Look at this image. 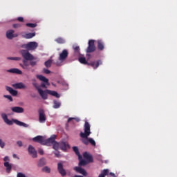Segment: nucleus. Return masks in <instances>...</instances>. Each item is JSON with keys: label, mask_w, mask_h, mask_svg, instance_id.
Returning <instances> with one entry per match:
<instances>
[{"label": "nucleus", "mask_w": 177, "mask_h": 177, "mask_svg": "<svg viewBox=\"0 0 177 177\" xmlns=\"http://www.w3.org/2000/svg\"><path fill=\"white\" fill-rule=\"evenodd\" d=\"M84 132H80V138H82V143L86 146H88L90 143L93 147H96V142L95 140L92 138H89L92 132H91V124L86 121L84 123Z\"/></svg>", "instance_id": "nucleus-1"}, {"label": "nucleus", "mask_w": 177, "mask_h": 177, "mask_svg": "<svg viewBox=\"0 0 177 177\" xmlns=\"http://www.w3.org/2000/svg\"><path fill=\"white\" fill-rule=\"evenodd\" d=\"M79 160V164L77 167H75L73 168L74 171L77 172V174H80L81 175H83L84 176H86L88 175V173H86V171H85L82 167L84 165H87V164H89L88 161L86 160L82 159V156L81 158H78Z\"/></svg>", "instance_id": "nucleus-2"}, {"label": "nucleus", "mask_w": 177, "mask_h": 177, "mask_svg": "<svg viewBox=\"0 0 177 177\" xmlns=\"http://www.w3.org/2000/svg\"><path fill=\"white\" fill-rule=\"evenodd\" d=\"M21 48L27 49V50H35L38 48V43L35 41H30L28 44H24L21 46Z\"/></svg>", "instance_id": "nucleus-3"}, {"label": "nucleus", "mask_w": 177, "mask_h": 177, "mask_svg": "<svg viewBox=\"0 0 177 177\" xmlns=\"http://www.w3.org/2000/svg\"><path fill=\"white\" fill-rule=\"evenodd\" d=\"M96 50V46H95V40H89L88 41V46L87 47L86 52L87 53L86 56H88V59L91 57V54L93 52Z\"/></svg>", "instance_id": "nucleus-4"}, {"label": "nucleus", "mask_w": 177, "mask_h": 177, "mask_svg": "<svg viewBox=\"0 0 177 177\" xmlns=\"http://www.w3.org/2000/svg\"><path fill=\"white\" fill-rule=\"evenodd\" d=\"M20 53L24 58L23 60L30 61V60H36L35 57H34V55H32L28 50H21L20 51Z\"/></svg>", "instance_id": "nucleus-5"}, {"label": "nucleus", "mask_w": 177, "mask_h": 177, "mask_svg": "<svg viewBox=\"0 0 177 177\" xmlns=\"http://www.w3.org/2000/svg\"><path fill=\"white\" fill-rule=\"evenodd\" d=\"M36 77L38 80H39V81H42L43 82H44L41 84V86H40L41 88H44V89H46V88H48L46 85L48 86L50 85V84L49 83V80L48 78H46L45 76L42 75H37Z\"/></svg>", "instance_id": "nucleus-6"}, {"label": "nucleus", "mask_w": 177, "mask_h": 177, "mask_svg": "<svg viewBox=\"0 0 177 177\" xmlns=\"http://www.w3.org/2000/svg\"><path fill=\"white\" fill-rule=\"evenodd\" d=\"M56 135H53L50 136L48 139L44 138V146H51V145H53L54 142H56Z\"/></svg>", "instance_id": "nucleus-7"}, {"label": "nucleus", "mask_w": 177, "mask_h": 177, "mask_svg": "<svg viewBox=\"0 0 177 177\" xmlns=\"http://www.w3.org/2000/svg\"><path fill=\"white\" fill-rule=\"evenodd\" d=\"M57 171L62 177H64L66 176V175H67V171H66V169H64V167H63V163L62 162H59L57 164Z\"/></svg>", "instance_id": "nucleus-8"}, {"label": "nucleus", "mask_w": 177, "mask_h": 177, "mask_svg": "<svg viewBox=\"0 0 177 177\" xmlns=\"http://www.w3.org/2000/svg\"><path fill=\"white\" fill-rule=\"evenodd\" d=\"M46 121V116H45V111L43 109L39 111V122L44 124Z\"/></svg>", "instance_id": "nucleus-9"}, {"label": "nucleus", "mask_w": 177, "mask_h": 177, "mask_svg": "<svg viewBox=\"0 0 177 177\" xmlns=\"http://www.w3.org/2000/svg\"><path fill=\"white\" fill-rule=\"evenodd\" d=\"M68 57V51L66 49L63 50L62 52L59 54V61L64 62L66 59Z\"/></svg>", "instance_id": "nucleus-10"}, {"label": "nucleus", "mask_w": 177, "mask_h": 177, "mask_svg": "<svg viewBox=\"0 0 177 177\" xmlns=\"http://www.w3.org/2000/svg\"><path fill=\"white\" fill-rule=\"evenodd\" d=\"M33 142H36L37 143H40L43 146H45V138L42 136H37L32 138Z\"/></svg>", "instance_id": "nucleus-11"}, {"label": "nucleus", "mask_w": 177, "mask_h": 177, "mask_svg": "<svg viewBox=\"0 0 177 177\" xmlns=\"http://www.w3.org/2000/svg\"><path fill=\"white\" fill-rule=\"evenodd\" d=\"M6 37L8 39H13L14 38L19 37V35L15 33V30H9L6 32Z\"/></svg>", "instance_id": "nucleus-12"}, {"label": "nucleus", "mask_w": 177, "mask_h": 177, "mask_svg": "<svg viewBox=\"0 0 177 177\" xmlns=\"http://www.w3.org/2000/svg\"><path fill=\"white\" fill-rule=\"evenodd\" d=\"M28 151L30 156H32V158H37V150H35V148L32 147V145H29L28 148Z\"/></svg>", "instance_id": "nucleus-13"}, {"label": "nucleus", "mask_w": 177, "mask_h": 177, "mask_svg": "<svg viewBox=\"0 0 177 177\" xmlns=\"http://www.w3.org/2000/svg\"><path fill=\"white\" fill-rule=\"evenodd\" d=\"M83 157L86 161L88 162V163L93 162V156H92L91 153L88 152H84L83 154Z\"/></svg>", "instance_id": "nucleus-14"}, {"label": "nucleus", "mask_w": 177, "mask_h": 177, "mask_svg": "<svg viewBox=\"0 0 177 177\" xmlns=\"http://www.w3.org/2000/svg\"><path fill=\"white\" fill-rule=\"evenodd\" d=\"M20 66L24 70H27L28 71L31 70V68L30 67V64L27 60H23V64H20Z\"/></svg>", "instance_id": "nucleus-15"}, {"label": "nucleus", "mask_w": 177, "mask_h": 177, "mask_svg": "<svg viewBox=\"0 0 177 177\" xmlns=\"http://www.w3.org/2000/svg\"><path fill=\"white\" fill-rule=\"evenodd\" d=\"M1 118H3L4 122H6L7 125H13V121L8 120L6 113H1Z\"/></svg>", "instance_id": "nucleus-16"}, {"label": "nucleus", "mask_w": 177, "mask_h": 177, "mask_svg": "<svg viewBox=\"0 0 177 177\" xmlns=\"http://www.w3.org/2000/svg\"><path fill=\"white\" fill-rule=\"evenodd\" d=\"M59 147L63 151H66L67 149L70 148V145L66 142H59Z\"/></svg>", "instance_id": "nucleus-17"}, {"label": "nucleus", "mask_w": 177, "mask_h": 177, "mask_svg": "<svg viewBox=\"0 0 177 177\" xmlns=\"http://www.w3.org/2000/svg\"><path fill=\"white\" fill-rule=\"evenodd\" d=\"M11 110L12 111H13V113H24V109L20 106H14L11 108Z\"/></svg>", "instance_id": "nucleus-18"}, {"label": "nucleus", "mask_w": 177, "mask_h": 177, "mask_svg": "<svg viewBox=\"0 0 177 177\" xmlns=\"http://www.w3.org/2000/svg\"><path fill=\"white\" fill-rule=\"evenodd\" d=\"M6 91H8V92H9V93H10V95H12V96H17V91L13 89L12 87L6 86Z\"/></svg>", "instance_id": "nucleus-19"}, {"label": "nucleus", "mask_w": 177, "mask_h": 177, "mask_svg": "<svg viewBox=\"0 0 177 177\" xmlns=\"http://www.w3.org/2000/svg\"><path fill=\"white\" fill-rule=\"evenodd\" d=\"M38 93L40 95L41 97L44 99V100H46V99H48V92H46V90L43 91L42 89H41L39 90Z\"/></svg>", "instance_id": "nucleus-20"}, {"label": "nucleus", "mask_w": 177, "mask_h": 177, "mask_svg": "<svg viewBox=\"0 0 177 177\" xmlns=\"http://www.w3.org/2000/svg\"><path fill=\"white\" fill-rule=\"evenodd\" d=\"M12 86L13 88H15V89H26V85L22 82L14 84H12Z\"/></svg>", "instance_id": "nucleus-21"}, {"label": "nucleus", "mask_w": 177, "mask_h": 177, "mask_svg": "<svg viewBox=\"0 0 177 177\" xmlns=\"http://www.w3.org/2000/svg\"><path fill=\"white\" fill-rule=\"evenodd\" d=\"M8 73H12V74H23V72L18 68H11L7 71Z\"/></svg>", "instance_id": "nucleus-22"}, {"label": "nucleus", "mask_w": 177, "mask_h": 177, "mask_svg": "<svg viewBox=\"0 0 177 177\" xmlns=\"http://www.w3.org/2000/svg\"><path fill=\"white\" fill-rule=\"evenodd\" d=\"M13 122L17 124V125H19V127H24V128H28V124L23 122H21V121H19L17 120H14Z\"/></svg>", "instance_id": "nucleus-23"}, {"label": "nucleus", "mask_w": 177, "mask_h": 177, "mask_svg": "<svg viewBox=\"0 0 177 177\" xmlns=\"http://www.w3.org/2000/svg\"><path fill=\"white\" fill-rule=\"evenodd\" d=\"M4 167L6 168V172L10 174V171H12V165L10 164L9 162H5Z\"/></svg>", "instance_id": "nucleus-24"}, {"label": "nucleus", "mask_w": 177, "mask_h": 177, "mask_svg": "<svg viewBox=\"0 0 177 177\" xmlns=\"http://www.w3.org/2000/svg\"><path fill=\"white\" fill-rule=\"evenodd\" d=\"M35 36V32L26 33L22 35L23 38H25L26 39H31V38H34Z\"/></svg>", "instance_id": "nucleus-25"}, {"label": "nucleus", "mask_w": 177, "mask_h": 177, "mask_svg": "<svg viewBox=\"0 0 177 177\" xmlns=\"http://www.w3.org/2000/svg\"><path fill=\"white\" fill-rule=\"evenodd\" d=\"M48 95H51V96H55V97H60V95H59V93L55 91H50V90H46Z\"/></svg>", "instance_id": "nucleus-26"}, {"label": "nucleus", "mask_w": 177, "mask_h": 177, "mask_svg": "<svg viewBox=\"0 0 177 177\" xmlns=\"http://www.w3.org/2000/svg\"><path fill=\"white\" fill-rule=\"evenodd\" d=\"M73 150L74 153L77 156L78 158H81V153H80V149H78V147H73Z\"/></svg>", "instance_id": "nucleus-27"}, {"label": "nucleus", "mask_w": 177, "mask_h": 177, "mask_svg": "<svg viewBox=\"0 0 177 177\" xmlns=\"http://www.w3.org/2000/svg\"><path fill=\"white\" fill-rule=\"evenodd\" d=\"M46 164V160H45V158H41L38 163L37 165L38 167H44V165H45Z\"/></svg>", "instance_id": "nucleus-28"}, {"label": "nucleus", "mask_w": 177, "mask_h": 177, "mask_svg": "<svg viewBox=\"0 0 177 177\" xmlns=\"http://www.w3.org/2000/svg\"><path fill=\"white\" fill-rule=\"evenodd\" d=\"M79 62L82 64H88V61H86V59L85 58V57H80Z\"/></svg>", "instance_id": "nucleus-29"}, {"label": "nucleus", "mask_w": 177, "mask_h": 177, "mask_svg": "<svg viewBox=\"0 0 177 177\" xmlns=\"http://www.w3.org/2000/svg\"><path fill=\"white\" fill-rule=\"evenodd\" d=\"M59 147H60V142H55L54 144H53V149L54 150H56L57 151L59 150Z\"/></svg>", "instance_id": "nucleus-30"}, {"label": "nucleus", "mask_w": 177, "mask_h": 177, "mask_svg": "<svg viewBox=\"0 0 177 177\" xmlns=\"http://www.w3.org/2000/svg\"><path fill=\"white\" fill-rule=\"evenodd\" d=\"M109 174V169H106L101 171V174L98 176V177H105L106 175Z\"/></svg>", "instance_id": "nucleus-31"}, {"label": "nucleus", "mask_w": 177, "mask_h": 177, "mask_svg": "<svg viewBox=\"0 0 177 177\" xmlns=\"http://www.w3.org/2000/svg\"><path fill=\"white\" fill-rule=\"evenodd\" d=\"M42 172H45L46 174H50V167L48 166H45L41 169Z\"/></svg>", "instance_id": "nucleus-32"}, {"label": "nucleus", "mask_w": 177, "mask_h": 177, "mask_svg": "<svg viewBox=\"0 0 177 177\" xmlns=\"http://www.w3.org/2000/svg\"><path fill=\"white\" fill-rule=\"evenodd\" d=\"M8 60H15V61H20L21 60V57H8Z\"/></svg>", "instance_id": "nucleus-33"}, {"label": "nucleus", "mask_w": 177, "mask_h": 177, "mask_svg": "<svg viewBox=\"0 0 177 177\" xmlns=\"http://www.w3.org/2000/svg\"><path fill=\"white\" fill-rule=\"evenodd\" d=\"M57 44H65L66 41L62 37H58L55 39Z\"/></svg>", "instance_id": "nucleus-34"}, {"label": "nucleus", "mask_w": 177, "mask_h": 177, "mask_svg": "<svg viewBox=\"0 0 177 177\" xmlns=\"http://www.w3.org/2000/svg\"><path fill=\"white\" fill-rule=\"evenodd\" d=\"M45 66L47 67V68H49V67H51L52 66V59H48L45 63Z\"/></svg>", "instance_id": "nucleus-35"}, {"label": "nucleus", "mask_w": 177, "mask_h": 177, "mask_svg": "<svg viewBox=\"0 0 177 177\" xmlns=\"http://www.w3.org/2000/svg\"><path fill=\"white\" fill-rule=\"evenodd\" d=\"M32 84L33 85V86L35 88V89H37V91L38 92H39V91H41V86H39L38 85V83L37 82H32Z\"/></svg>", "instance_id": "nucleus-36"}, {"label": "nucleus", "mask_w": 177, "mask_h": 177, "mask_svg": "<svg viewBox=\"0 0 177 177\" xmlns=\"http://www.w3.org/2000/svg\"><path fill=\"white\" fill-rule=\"evenodd\" d=\"M60 106H61L60 102L56 100L54 101L53 109H59Z\"/></svg>", "instance_id": "nucleus-37"}, {"label": "nucleus", "mask_w": 177, "mask_h": 177, "mask_svg": "<svg viewBox=\"0 0 177 177\" xmlns=\"http://www.w3.org/2000/svg\"><path fill=\"white\" fill-rule=\"evenodd\" d=\"M91 66H92L93 68H97V67H99V61L91 62Z\"/></svg>", "instance_id": "nucleus-38"}, {"label": "nucleus", "mask_w": 177, "mask_h": 177, "mask_svg": "<svg viewBox=\"0 0 177 177\" xmlns=\"http://www.w3.org/2000/svg\"><path fill=\"white\" fill-rule=\"evenodd\" d=\"M30 64L32 67H35V66H37V63H38V61L33 59V60H29Z\"/></svg>", "instance_id": "nucleus-39"}, {"label": "nucleus", "mask_w": 177, "mask_h": 177, "mask_svg": "<svg viewBox=\"0 0 177 177\" xmlns=\"http://www.w3.org/2000/svg\"><path fill=\"white\" fill-rule=\"evenodd\" d=\"M26 27H30V28H35L37 27V24H31V23H28L26 24Z\"/></svg>", "instance_id": "nucleus-40"}, {"label": "nucleus", "mask_w": 177, "mask_h": 177, "mask_svg": "<svg viewBox=\"0 0 177 177\" xmlns=\"http://www.w3.org/2000/svg\"><path fill=\"white\" fill-rule=\"evenodd\" d=\"M72 120H75V121L77 122H80V118H69L68 119V122H70L71 121H72Z\"/></svg>", "instance_id": "nucleus-41"}, {"label": "nucleus", "mask_w": 177, "mask_h": 177, "mask_svg": "<svg viewBox=\"0 0 177 177\" xmlns=\"http://www.w3.org/2000/svg\"><path fill=\"white\" fill-rule=\"evenodd\" d=\"M4 97H6V99H8V100H10V102H13V97H12L10 95H3Z\"/></svg>", "instance_id": "nucleus-42"}, {"label": "nucleus", "mask_w": 177, "mask_h": 177, "mask_svg": "<svg viewBox=\"0 0 177 177\" xmlns=\"http://www.w3.org/2000/svg\"><path fill=\"white\" fill-rule=\"evenodd\" d=\"M73 49L77 53H80V47L78 46H73Z\"/></svg>", "instance_id": "nucleus-43"}, {"label": "nucleus", "mask_w": 177, "mask_h": 177, "mask_svg": "<svg viewBox=\"0 0 177 177\" xmlns=\"http://www.w3.org/2000/svg\"><path fill=\"white\" fill-rule=\"evenodd\" d=\"M12 27L14 28H20V27H21V24H14L12 25Z\"/></svg>", "instance_id": "nucleus-44"}, {"label": "nucleus", "mask_w": 177, "mask_h": 177, "mask_svg": "<svg viewBox=\"0 0 177 177\" xmlns=\"http://www.w3.org/2000/svg\"><path fill=\"white\" fill-rule=\"evenodd\" d=\"M0 147H1V149H3V147H5V143L3 142V141H2V139H0Z\"/></svg>", "instance_id": "nucleus-45"}, {"label": "nucleus", "mask_w": 177, "mask_h": 177, "mask_svg": "<svg viewBox=\"0 0 177 177\" xmlns=\"http://www.w3.org/2000/svg\"><path fill=\"white\" fill-rule=\"evenodd\" d=\"M43 72H44L45 74H50V71H49L48 69H46V68H44V69H43Z\"/></svg>", "instance_id": "nucleus-46"}, {"label": "nucleus", "mask_w": 177, "mask_h": 177, "mask_svg": "<svg viewBox=\"0 0 177 177\" xmlns=\"http://www.w3.org/2000/svg\"><path fill=\"white\" fill-rule=\"evenodd\" d=\"M38 153H39V154H40L41 156H44V149L39 148V149H38Z\"/></svg>", "instance_id": "nucleus-47"}, {"label": "nucleus", "mask_w": 177, "mask_h": 177, "mask_svg": "<svg viewBox=\"0 0 177 177\" xmlns=\"http://www.w3.org/2000/svg\"><path fill=\"white\" fill-rule=\"evenodd\" d=\"M18 21H21V23H23V21H24V18H23V17H19L17 18Z\"/></svg>", "instance_id": "nucleus-48"}, {"label": "nucleus", "mask_w": 177, "mask_h": 177, "mask_svg": "<svg viewBox=\"0 0 177 177\" xmlns=\"http://www.w3.org/2000/svg\"><path fill=\"white\" fill-rule=\"evenodd\" d=\"M17 177H26V175L24 174H23V173H18L17 174Z\"/></svg>", "instance_id": "nucleus-49"}, {"label": "nucleus", "mask_w": 177, "mask_h": 177, "mask_svg": "<svg viewBox=\"0 0 177 177\" xmlns=\"http://www.w3.org/2000/svg\"><path fill=\"white\" fill-rule=\"evenodd\" d=\"M54 154L57 158H60V152H54Z\"/></svg>", "instance_id": "nucleus-50"}, {"label": "nucleus", "mask_w": 177, "mask_h": 177, "mask_svg": "<svg viewBox=\"0 0 177 177\" xmlns=\"http://www.w3.org/2000/svg\"><path fill=\"white\" fill-rule=\"evenodd\" d=\"M17 145H18L19 147H21V146H23V142L21 141H17Z\"/></svg>", "instance_id": "nucleus-51"}, {"label": "nucleus", "mask_w": 177, "mask_h": 177, "mask_svg": "<svg viewBox=\"0 0 177 177\" xmlns=\"http://www.w3.org/2000/svg\"><path fill=\"white\" fill-rule=\"evenodd\" d=\"M3 161H9V157L8 156H5L4 158H3Z\"/></svg>", "instance_id": "nucleus-52"}, {"label": "nucleus", "mask_w": 177, "mask_h": 177, "mask_svg": "<svg viewBox=\"0 0 177 177\" xmlns=\"http://www.w3.org/2000/svg\"><path fill=\"white\" fill-rule=\"evenodd\" d=\"M109 175H111L112 177H117V176H115V174L113 172L109 173Z\"/></svg>", "instance_id": "nucleus-53"}, {"label": "nucleus", "mask_w": 177, "mask_h": 177, "mask_svg": "<svg viewBox=\"0 0 177 177\" xmlns=\"http://www.w3.org/2000/svg\"><path fill=\"white\" fill-rule=\"evenodd\" d=\"M32 81H33V82H37V80L32 79Z\"/></svg>", "instance_id": "nucleus-54"}, {"label": "nucleus", "mask_w": 177, "mask_h": 177, "mask_svg": "<svg viewBox=\"0 0 177 177\" xmlns=\"http://www.w3.org/2000/svg\"><path fill=\"white\" fill-rule=\"evenodd\" d=\"M13 157L15 158V157H17L16 154H13Z\"/></svg>", "instance_id": "nucleus-55"}, {"label": "nucleus", "mask_w": 177, "mask_h": 177, "mask_svg": "<svg viewBox=\"0 0 177 177\" xmlns=\"http://www.w3.org/2000/svg\"><path fill=\"white\" fill-rule=\"evenodd\" d=\"M57 66H60V64H59L57 63Z\"/></svg>", "instance_id": "nucleus-56"}]
</instances>
